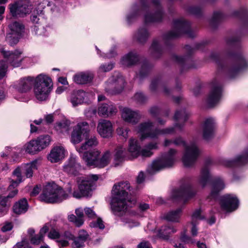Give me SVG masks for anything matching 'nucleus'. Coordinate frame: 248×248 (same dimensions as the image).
I'll use <instances>...</instances> for the list:
<instances>
[{
  "label": "nucleus",
  "instance_id": "f8f14e48",
  "mask_svg": "<svg viewBox=\"0 0 248 248\" xmlns=\"http://www.w3.org/2000/svg\"><path fill=\"white\" fill-rule=\"evenodd\" d=\"M234 63L231 65L223 66L219 64V68L225 71L230 78H233L240 70L247 67V63L244 57L240 55H234Z\"/></svg>",
  "mask_w": 248,
  "mask_h": 248
},
{
  "label": "nucleus",
  "instance_id": "1a4fd4ad",
  "mask_svg": "<svg viewBox=\"0 0 248 248\" xmlns=\"http://www.w3.org/2000/svg\"><path fill=\"white\" fill-rule=\"evenodd\" d=\"M197 193L189 183L182 184L179 188L173 189L170 197L173 201H182L186 202L194 197Z\"/></svg>",
  "mask_w": 248,
  "mask_h": 248
},
{
  "label": "nucleus",
  "instance_id": "a211bd4d",
  "mask_svg": "<svg viewBox=\"0 0 248 248\" xmlns=\"http://www.w3.org/2000/svg\"><path fill=\"white\" fill-rule=\"evenodd\" d=\"M220 205L223 210L231 212L238 208L239 201L235 196L226 195L221 197Z\"/></svg>",
  "mask_w": 248,
  "mask_h": 248
},
{
  "label": "nucleus",
  "instance_id": "ea45409f",
  "mask_svg": "<svg viewBox=\"0 0 248 248\" xmlns=\"http://www.w3.org/2000/svg\"><path fill=\"white\" fill-rule=\"evenodd\" d=\"M162 52V48L160 46L159 41L158 39L153 40L151 46L149 49L150 54L155 58H158Z\"/></svg>",
  "mask_w": 248,
  "mask_h": 248
},
{
  "label": "nucleus",
  "instance_id": "338daca9",
  "mask_svg": "<svg viewBox=\"0 0 248 248\" xmlns=\"http://www.w3.org/2000/svg\"><path fill=\"white\" fill-rule=\"evenodd\" d=\"M85 213L88 217L91 218H95L97 216L93 210L89 207H86L84 209Z\"/></svg>",
  "mask_w": 248,
  "mask_h": 248
},
{
  "label": "nucleus",
  "instance_id": "13d9d810",
  "mask_svg": "<svg viewBox=\"0 0 248 248\" xmlns=\"http://www.w3.org/2000/svg\"><path fill=\"white\" fill-rule=\"evenodd\" d=\"M7 68V63L3 60L0 61V80L5 77Z\"/></svg>",
  "mask_w": 248,
  "mask_h": 248
},
{
  "label": "nucleus",
  "instance_id": "0eeeda50",
  "mask_svg": "<svg viewBox=\"0 0 248 248\" xmlns=\"http://www.w3.org/2000/svg\"><path fill=\"white\" fill-rule=\"evenodd\" d=\"M177 151L170 149L167 153L163 154L160 158L155 160L147 169V172L153 174L162 169L171 167L176 160Z\"/></svg>",
  "mask_w": 248,
  "mask_h": 248
},
{
  "label": "nucleus",
  "instance_id": "f3484780",
  "mask_svg": "<svg viewBox=\"0 0 248 248\" xmlns=\"http://www.w3.org/2000/svg\"><path fill=\"white\" fill-rule=\"evenodd\" d=\"M128 153L133 158H136L140 155L142 157H150L153 154V152L146 146L140 150V146L138 144L137 140L133 138H131L129 140Z\"/></svg>",
  "mask_w": 248,
  "mask_h": 248
},
{
  "label": "nucleus",
  "instance_id": "ddd939ff",
  "mask_svg": "<svg viewBox=\"0 0 248 248\" xmlns=\"http://www.w3.org/2000/svg\"><path fill=\"white\" fill-rule=\"evenodd\" d=\"M10 31L6 35V40L10 46L16 44L24 32V26L20 22L15 21L9 25Z\"/></svg>",
  "mask_w": 248,
  "mask_h": 248
},
{
  "label": "nucleus",
  "instance_id": "4d7b16f0",
  "mask_svg": "<svg viewBox=\"0 0 248 248\" xmlns=\"http://www.w3.org/2000/svg\"><path fill=\"white\" fill-rule=\"evenodd\" d=\"M151 66L147 62H144L141 66V69L139 72V76L142 78L148 73L151 69Z\"/></svg>",
  "mask_w": 248,
  "mask_h": 248
},
{
  "label": "nucleus",
  "instance_id": "603ef678",
  "mask_svg": "<svg viewBox=\"0 0 248 248\" xmlns=\"http://www.w3.org/2000/svg\"><path fill=\"white\" fill-rule=\"evenodd\" d=\"M174 132V127H171L164 129L157 128V138L161 135L172 134Z\"/></svg>",
  "mask_w": 248,
  "mask_h": 248
},
{
  "label": "nucleus",
  "instance_id": "7c9ffc66",
  "mask_svg": "<svg viewBox=\"0 0 248 248\" xmlns=\"http://www.w3.org/2000/svg\"><path fill=\"white\" fill-rule=\"evenodd\" d=\"M129 154H130L129 153ZM130 155V156H128L127 155V152L122 146L117 147L115 150L114 155V159L116 162V165H119L120 163L122 162L126 159H131L133 158L131 155Z\"/></svg>",
  "mask_w": 248,
  "mask_h": 248
},
{
  "label": "nucleus",
  "instance_id": "e433bc0d",
  "mask_svg": "<svg viewBox=\"0 0 248 248\" xmlns=\"http://www.w3.org/2000/svg\"><path fill=\"white\" fill-rule=\"evenodd\" d=\"M111 153L109 151H107L104 153L100 158H97L96 167L99 168H104L108 166L111 160Z\"/></svg>",
  "mask_w": 248,
  "mask_h": 248
},
{
  "label": "nucleus",
  "instance_id": "4c0bfd02",
  "mask_svg": "<svg viewBox=\"0 0 248 248\" xmlns=\"http://www.w3.org/2000/svg\"><path fill=\"white\" fill-rule=\"evenodd\" d=\"M90 127L86 122L78 124V142L82 140V139L88 137L89 136Z\"/></svg>",
  "mask_w": 248,
  "mask_h": 248
},
{
  "label": "nucleus",
  "instance_id": "2f4dec72",
  "mask_svg": "<svg viewBox=\"0 0 248 248\" xmlns=\"http://www.w3.org/2000/svg\"><path fill=\"white\" fill-rule=\"evenodd\" d=\"M63 170L68 174L76 175L77 171L76 157L70 156L63 166Z\"/></svg>",
  "mask_w": 248,
  "mask_h": 248
},
{
  "label": "nucleus",
  "instance_id": "473e14b6",
  "mask_svg": "<svg viewBox=\"0 0 248 248\" xmlns=\"http://www.w3.org/2000/svg\"><path fill=\"white\" fill-rule=\"evenodd\" d=\"M150 33L145 27L140 28L134 33L133 37L140 44H144L148 40Z\"/></svg>",
  "mask_w": 248,
  "mask_h": 248
},
{
  "label": "nucleus",
  "instance_id": "58836bf2",
  "mask_svg": "<svg viewBox=\"0 0 248 248\" xmlns=\"http://www.w3.org/2000/svg\"><path fill=\"white\" fill-rule=\"evenodd\" d=\"M182 209L179 208L177 209L171 210L167 213L165 216V218L170 221L178 222L179 221Z\"/></svg>",
  "mask_w": 248,
  "mask_h": 248
},
{
  "label": "nucleus",
  "instance_id": "09e8293b",
  "mask_svg": "<svg viewBox=\"0 0 248 248\" xmlns=\"http://www.w3.org/2000/svg\"><path fill=\"white\" fill-rule=\"evenodd\" d=\"M70 122L67 120H63L60 122L56 124L55 128L57 130L62 131L63 130L68 129L70 125Z\"/></svg>",
  "mask_w": 248,
  "mask_h": 248
},
{
  "label": "nucleus",
  "instance_id": "2eb2a0df",
  "mask_svg": "<svg viewBox=\"0 0 248 248\" xmlns=\"http://www.w3.org/2000/svg\"><path fill=\"white\" fill-rule=\"evenodd\" d=\"M124 83L123 77L119 73H117L107 81L105 90L106 92L110 93H119L123 90Z\"/></svg>",
  "mask_w": 248,
  "mask_h": 248
},
{
  "label": "nucleus",
  "instance_id": "20e7f679",
  "mask_svg": "<svg viewBox=\"0 0 248 248\" xmlns=\"http://www.w3.org/2000/svg\"><path fill=\"white\" fill-rule=\"evenodd\" d=\"M67 197L68 195L63 189L54 183L46 185L40 196L41 201L51 203L61 202Z\"/></svg>",
  "mask_w": 248,
  "mask_h": 248
},
{
  "label": "nucleus",
  "instance_id": "8fccbe9b",
  "mask_svg": "<svg viewBox=\"0 0 248 248\" xmlns=\"http://www.w3.org/2000/svg\"><path fill=\"white\" fill-rule=\"evenodd\" d=\"M114 66V64L112 62L101 64L98 68V73H101L109 72L113 68Z\"/></svg>",
  "mask_w": 248,
  "mask_h": 248
},
{
  "label": "nucleus",
  "instance_id": "6ab92c4d",
  "mask_svg": "<svg viewBox=\"0 0 248 248\" xmlns=\"http://www.w3.org/2000/svg\"><path fill=\"white\" fill-rule=\"evenodd\" d=\"M97 131L102 138H108L111 137L113 132L111 122L105 119L100 120L97 124Z\"/></svg>",
  "mask_w": 248,
  "mask_h": 248
},
{
  "label": "nucleus",
  "instance_id": "e2e57ef3",
  "mask_svg": "<svg viewBox=\"0 0 248 248\" xmlns=\"http://www.w3.org/2000/svg\"><path fill=\"white\" fill-rule=\"evenodd\" d=\"M43 238L39 234L34 235L30 238L31 242L33 245H39L43 241Z\"/></svg>",
  "mask_w": 248,
  "mask_h": 248
},
{
  "label": "nucleus",
  "instance_id": "9b49d317",
  "mask_svg": "<svg viewBox=\"0 0 248 248\" xmlns=\"http://www.w3.org/2000/svg\"><path fill=\"white\" fill-rule=\"evenodd\" d=\"M11 15L16 17H22L31 12V6L28 0H21L9 5Z\"/></svg>",
  "mask_w": 248,
  "mask_h": 248
},
{
  "label": "nucleus",
  "instance_id": "6e6d98bb",
  "mask_svg": "<svg viewBox=\"0 0 248 248\" xmlns=\"http://www.w3.org/2000/svg\"><path fill=\"white\" fill-rule=\"evenodd\" d=\"M192 222H196L198 220H202L204 217L201 215V210L200 209H196L192 215Z\"/></svg>",
  "mask_w": 248,
  "mask_h": 248
},
{
  "label": "nucleus",
  "instance_id": "052dcab7",
  "mask_svg": "<svg viewBox=\"0 0 248 248\" xmlns=\"http://www.w3.org/2000/svg\"><path fill=\"white\" fill-rule=\"evenodd\" d=\"M239 41V38L232 37L228 39L226 43L228 46L235 47L238 45Z\"/></svg>",
  "mask_w": 248,
  "mask_h": 248
},
{
  "label": "nucleus",
  "instance_id": "9d476101",
  "mask_svg": "<svg viewBox=\"0 0 248 248\" xmlns=\"http://www.w3.org/2000/svg\"><path fill=\"white\" fill-rule=\"evenodd\" d=\"M98 179V176L95 174L78 177V198L90 196L93 182Z\"/></svg>",
  "mask_w": 248,
  "mask_h": 248
},
{
  "label": "nucleus",
  "instance_id": "3c124183",
  "mask_svg": "<svg viewBox=\"0 0 248 248\" xmlns=\"http://www.w3.org/2000/svg\"><path fill=\"white\" fill-rule=\"evenodd\" d=\"M70 140L71 142L75 145L76 150H77V144L78 143V127L74 126L73 131L71 133Z\"/></svg>",
  "mask_w": 248,
  "mask_h": 248
},
{
  "label": "nucleus",
  "instance_id": "37998d69",
  "mask_svg": "<svg viewBox=\"0 0 248 248\" xmlns=\"http://www.w3.org/2000/svg\"><path fill=\"white\" fill-rule=\"evenodd\" d=\"M159 85L161 86L163 89V92L165 95H169L170 94V91L168 89L167 87L164 85V84L161 82L160 79L158 78H155L152 81L150 86V89L152 92H155L156 90Z\"/></svg>",
  "mask_w": 248,
  "mask_h": 248
},
{
  "label": "nucleus",
  "instance_id": "c03bdc74",
  "mask_svg": "<svg viewBox=\"0 0 248 248\" xmlns=\"http://www.w3.org/2000/svg\"><path fill=\"white\" fill-rule=\"evenodd\" d=\"M14 176L16 177V180H12L11 184L9 186V189H11L12 188H15L16 187L19 183L22 182V177L21 176V169L20 167L16 168L13 172Z\"/></svg>",
  "mask_w": 248,
  "mask_h": 248
},
{
  "label": "nucleus",
  "instance_id": "72a5a7b5",
  "mask_svg": "<svg viewBox=\"0 0 248 248\" xmlns=\"http://www.w3.org/2000/svg\"><path fill=\"white\" fill-rule=\"evenodd\" d=\"M28 206L27 200L23 198L14 204L13 207V212L17 215L24 214L27 211Z\"/></svg>",
  "mask_w": 248,
  "mask_h": 248
},
{
  "label": "nucleus",
  "instance_id": "a19ab883",
  "mask_svg": "<svg viewBox=\"0 0 248 248\" xmlns=\"http://www.w3.org/2000/svg\"><path fill=\"white\" fill-rule=\"evenodd\" d=\"M25 151L30 154H36L41 151L36 139L32 140L24 146Z\"/></svg>",
  "mask_w": 248,
  "mask_h": 248
},
{
  "label": "nucleus",
  "instance_id": "423d86ee",
  "mask_svg": "<svg viewBox=\"0 0 248 248\" xmlns=\"http://www.w3.org/2000/svg\"><path fill=\"white\" fill-rule=\"evenodd\" d=\"M174 145H183L185 147V152L182 157V161L185 166L190 167L193 165L198 158L200 151L195 142L186 144L181 138L173 140Z\"/></svg>",
  "mask_w": 248,
  "mask_h": 248
},
{
  "label": "nucleus",
  "instance_id": "5701e85b",
  "mask_svg": "<svg viewBox=\"0 0 248 248\" xmlns=\"http://www.w3.org/2000/svg\"><path fill=\"white\" fill-rule=\"evenodd\" d=\"M121 116L125 122L132 124H137L141 118L138 111L133 110L128 108H124L122 109Z\"/></svg>",
  "mask_w": 248,
  "mask_h": 248
},
{
  "label": "nucleus",
  "instance_id": "a878e982",
  "mask_svg": "<svg viewBox=\"0 0 248 248\" xmlns=\"http://www.w3.org/2000/svg\"><path fill=\"white\" fill-rule=\"evenodd\" d=\"M18 190L15 189L10 192L7 196L0 195V215L6 214L10 206L9 200L14 197L17 193Z\"/></svg>",
  "mask_w": 248,
  "mask_h": 248
},
{
  "label": "nucleus",
  "instance_id": "39448f33",
  "mask_svg": "<svg viewBox=\"0 0 248 248\" xmlns=\"http://www.w3.org/2000/svg\"><path fill=\"white\" fill-rule=\"evenodd\" d=\"M34 93L39 101L46 100L50 93L52 87V81L50 78L43 74L37 76L35 79Z\"/></svg>",
  "mask_w": 248,
  "mask_h": 248
},
{
  "label": "nucleus",
  "instance_id": "393cba45",
  "mask_svg": "<svg viewBox=\"0 0 248 248\" xmlns=\"http://www.w3.org/2000/svg\"><path fill=\"white\" fill-rule=\"evenodd\" d=\"M215 129V123L212 118L205 120L202 126V136L205 140L212 138L214 134Z\"/></svg>",
  "mask_w": 248,
  "mask_h": 248
},
{
  "label": "nucleus",
  "instance_id": "412c9836",
  "mask_svg": "<svg viewBox=\"0 0 248 248\" xmlns=\"http://www.w3.org/2000/svg\"><path fill=\"white\" fill-rule=\"evenodd\" d=\"M118 111L117 107L111 102L100 103L97 108L99 116L104 118L110 117L115 115Z\"/></svg>",
  "mask_w": 248,
  "mask_h": 248
},
{
  "label": "nucleus",
  "instance_id": "aec40b11",
  "mask_svg": "<svg viewBox=\"0 0 248 248\" xmlns=\"http://www.w3.org/2000/svg\"><path fill=\"white\" fill-rule=\"evenodd\" d=\"M80 156L84 162L88 166L96 167L97 158L99 156L100 152L97 149L84 151L80 153Z\"/></svg>",
  "mask_w": 248,
  "mask_h": 248
},
{
  "label": "nucleus",
  "instance_id": "6e6552de",
  "mask_svg": "<svg viewBox=\"0 0 248 248\" xmlns=\"http://www.w3.org/2000/svg\"><path fill=\"white\" fill-rule=\"evenodd\" d=\"M183 34H186L190 37L194 36L192 34L190 24L183 18L175 19L173 21L172 30L163 35L165 41L174 39Z\"/></svg>",
  "mask_w": 248,
  "mask_h": 248
},
{
  "label": "nucleus",
  "instance_id": "c756f323",
  "mask_svg": "<svg viewBox=\"0 0 248 248\" xmlns=\"http://www.w3.org/2000/svg\"><path fill=\"white\" fill-rule=\"evenodd\" d=\"M84 140L85 142L83 143L79 149L78 152L81 153L84 151L91 150L92 148L95 147L98 144V141L96 137L91 136L90 137L82 139V140Z\"/></svg>",
  "mask_w": 248,
  "mask_h": 248
},
{
  "label": "nucleus",
  "instance_id": "680f3d73",
  "mask_svg": "<svg viewBox=\"0 0 248 248\" xmlns=\"http://www.w3.org/2000/svg\"><path fill=\"white\" fill-rule=\"evenodd\" d=\"M223 17V14L220 12H216L214 13L211 22L212 24H216L220 21Z\"/></svg>",
  "mask_w": 248,
  "mask_h": 248
},
{
  "label": "nucleus",
  "instance_id": "f257e3e1",
  "mask_svg": "<svg viewBox=\"0 0 248 248\" xmlns=\"http://www.w3.org/2000/svg\"><path fill=\"white\" fill-rule=\"evenodd\" d=\"M140 6L134 4L131 12L127 16V20L129 23L132 22L139 16L141 10H145L146 8L154 9V13H146L144 16V22L146 24L159 23L162 21L164 17V12L160 3L159 0H140Z\"/></svg>",
  "mask_w": 248,
  "mask_h": 248
},
{
  "label": "nucleus",
  "instance_id": "79ce46f5",
  "mask_svg": "<svg viewBox=\"0 0 248 248\" xmlns=\"http://www.w3.org/2000/svg\"><path fill=\"white\" fill-rule=\"evenodd\" d=\"M35 139L41 151L48 147L50 144L51 141V138L48 135H41Z\"/></svg>",
  "mask_w": 248,
  "mask_h": 248
},
{
  "label": "nucleus",
  "instance_id": "de8ad7c7",
  "mask_svg": "<svg viewBox=\"0 0 248 248\" xmlns=\"http://www.w3.org/2000/svg\"><path fill=\"white\" fill-rule=\"evenodd\" d=\"M38 161L35 160L31 163L27 164L25 166V174L27 178L31 177L33 174V170L37 169Z\"/></svg>",
  "mask_w": 248,
  "mask_h": 248
},
{
  "label": "nucleus",
  "instance_id": "0e129e2a",
  "mask_svg": "<svg viewBox=\"0 0 248 248\" xmlns=\"http://www.w3.org/2000/svg\"><path fill=\"white\" fill-rule=\"evenodd\" d=\"M88 93L83 90H78V104L86 102L85 98L88 97Z\"/></svg>",
  "mask_w": 248,
  "mask_h": 248
},
{
  "label": "nucleus",
  "instance_id": "bb28decb",
  "mask_svg": "<svg viewBox=\"0 0 248 248\" xmlns=\"http://www.w3.org/2000/svg\"><path fill=\"white\" fill-rule=\"evenodd\" d=\"M6 52L10 53L9 55L3 56L6 61L13 66L18 67L20 65L22 58L21 56L22 52L19 50L14 51H6Z\"/></svg>",
  "mask_w": 248,
  "mask_h": 248
},
{
  "label": "nucleus",
  "instance_id": "69168bd1",
  "mask_svg": "<svg viewBox=\"0 0 248 248\" xmlns=\"http://www.w3.org/2000/svg\"><path fill=\"white\" fill-rule=\"evenodd\" d=\"M29 242L26 239H23L21 242L17 243L13 248H26L29 246Z\"/></svg>",
  "mask_w": 248,
  "mask_h": 248
},
{
  "label": "nucleus",
  "instance_id": "c85d7f7f",
  "mask_svg": "<svg viewBox=\"0 0 248 248\" xmlns=\"http://www.w3.org/2000/svg\"><path fill=\"white\" fill-rule=\"evenodd\" d=\"M189 115V113L185 109L176 111L174 119L178 123L175 124V127L182 129L184 126V124L187 120Z\"/></svg>",
  "mask_w": 248,
  "mask_h": 248
},
{
  "label": "nucleus",
  "instance_id": "bf43d9fd",
  "mask_svg": "<svg viewBox=\"0 0 248 248\" xmlns=\"http://www.w3.org/2000/svg\"><path fill=\"white\" fill-rule=\"evenodd\" d=\"M133 98L139 103H143L147 100L146 97L142 93H137Z\"/></svg>",
  "mask_w": 248,
  "mask_h": 248
},
{
  "label": "nucleus",
  "instance_id": "4468645a",
  "mask_svg": "<svg viewBox=\"0 0 248 248\" xmlns=\"http://www.w3.org/2000/svg\"><path fill=\"white\" fill-rule=\"evenodd\" d=\"M222 92V85L216 79L211 84V89L207 98V103L210 107L217 104L221 99Z\"/></svg>",
  "mask_w": 248,
  "mask_h": 248
},
{
  "label": "nucleus",
  "instance_id": "cd10ccee",
  "mask_svg": "<svg viewBox=\"0 0 248 248\" xmlns=\"http://www.w3.org/2000/svg\"><path fill=\"white\" fill-rule=\"evenodd\" d=\"M65 150L62 147L56 146L51 151L48 159L52 163L58 162L64 157Z\"/></svg>",
  "mask_w": 248,
  "mask_h": 248
},
{
  "label": "nucleus",
  "instance_id": "7ed1b4c3",
  "mask_svg": "<svg viewBox=\"0 0 248 248\" xmlns=\"http://www.w3.org/2000/svg\"><path fill=\"white\" fill-rule=\"evenodd\" d=\"M210 162H206L201 170V173L198 178V183L202 187H205L210 182L211 185V191L208 199L216 200L219 192L225 187L223 180L219 177L212 179L209 172Z\"/></svg>",
  "mask_w": 248,
  "mask_h": 248
},
{
  "label": "nucleus",
  "instance_id": "a18cd8bd",
  "mask_svg": "<svg viewBox=\"0 0 248 248\" xmlns=\"http://www.w3.org/2000/svg\"><path fill=\"white\" fill-rule=\"evenodd\" d=\"M90 235L85 230L78 231V248H83L85 244L90 240Z\"/></svg>",
  "mask_w": 248,
  "mask_h": 248
},
{
  "label": "nucleus",
  "instance_id": "c9c22d12",
  "mask_svg": "<svg viewBox=\"0 0 248 248\" xmlns=\"http://www.w3.org/2000/svg\"><path fill=\"white\" fill-rule=\"evenodd\" d=\"M176 232V229L170 225H164L161 227L158 231V235L159 237L168 239L170 235Z\"/></svg>",
  "mask_w": 248,
  "mask_h": 248
},
{
  "label": "nucleus",
  "instance_id": "49530a36",
  "mask_svg": "<svg viewBox=\"0 0 248 248\" xmlns=\"http://www.w3.org/2000/svg\"><path fill=\"white\" fill-rule=\"evenodd\" d=\"M93 77V74L90 72H81L78 74V83L84 84L92 81Z\"/></svg>",
  "mask_w": 248,
  "mask_h": 248
},
{
  "label": "nucleus",
  "instance_id": "f704fd0d",
  "mask_svg": "<svg viewBox=\"0 0 248 248\" xmlns=\"http://www.w3.org/2000/svg\"><path fill=\"white\" fill-rule=\"evenodd\" d=\"M139 60L138 55L135 52H131L123 57L121 62L124 66H129L135 64Z\"/></svg>",
  "mask_w": 248,
  "mask_h": 248
},
{
  "label": "nucleus",
  "instance_id": "dca6fc26",
  "mask_svg": "<svg viewBox=\"0 0 248 248\" xmlns=\"http://www.w3.org/2000/svg\"><path fill=\"white\" fill-rule=\"evenodd\" d=\"M136 130L140 134L141 140L147 138H157V128L154 129V123L150 121L140 124Z\"/></svg>",
  "mask_w": 248,
  "mask_h": 248
},
{
  "label": "nucleus",
  "instance_id": "f03ea898",
  "mask_svg": "<svg viewBox=\"0 0 248 248\" xmlns=\"http://www.w3.org/2000/svg\"><path fill=\"white\" fill-rule=\"evenodd\" d=\"M130 187L127 181L119 182L113 186L111 190V208L114 215L120 216L121 212L135 204V202L129 198L126 192Z\"/></svg>",
  "mask_w": 248,
  "mask_h": 248
},
{
  "label": "nucleus",
  "instance_id": "774afa93",
  "mask_svg": "<svg viewBox=\"0 0 248 248\" xmlns=\"http://www.w3.org/2000/svg\"><path fill=\"white\" fill-rule=\"evenodd\" d=\"M173 60L179 64H183L186 61V58L184 56L174 55Z\"/></svg>",
  "mask_w": 248,
  "mask_h": 248
},
{
  "label": "nucleus",
  "instance_id": "864d4df0",
  "mask_svg": "<svg viewBox=\"0 0 248 248\" xmlns=\"http://www.w3.org/2000/svg\"><path fill=\"white\" fill-rule=\"evenodd\" d=\"M129 131L127 127L124 126H119L116 129V132L118 135L123 137L126 139L128 138V133Z\"/></svg>",
  "mask_w": 248,
  "mask_h": 248
},
{
  "label": "nucleus",
  "instance_id": "5fc2aeb1",
  "mask_svg": "<svg viewBox=\"0 0 248 248\" xmlns=\"http://www.w3.org/2000/svg\"><path fill=\"white\" fill-rule=\"evenodd\" d=\"M89 226L92 228H98L101 230L104 229L105 228L102 220L99 217L97 218L96 221L91 222Z\"/></svg>",
  "mask_w": 248,
  "mask_h": 248
},
{
  "label": "nucleus",
  "instance_id": "b1692460",
  "mask_svg": "<svg viewBox=\"0 0 248 248\" xmlns=\"http://www.w3.org/2000/svg\"><path fill=\"white\" fill-rule=\"evenodd\" d=\"M34 81L35 79L33 77H28L24 78H21L15 83L14 88L19 93H27L31 89Z\"/></svg>",
  "mask_w": 248,
  "mask_h": 248
},
{
  "label": "nucleus",
  "instance_id": "4be33fe9",
  "mask_svg": "<svg viewBox=\"0 0 248 248\" xmlns=\"http://www.w3.org/2000/svg\"><path fill=\"white\" fill-rule=\"evenodd\" d=\"M248 162V149L234 160L222 159L221 163L228 167L242 166Z\"/></svg>",
  "mask_w": 248,
  "mask_h": 248
}]
</instances>
